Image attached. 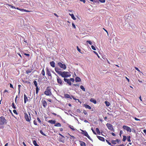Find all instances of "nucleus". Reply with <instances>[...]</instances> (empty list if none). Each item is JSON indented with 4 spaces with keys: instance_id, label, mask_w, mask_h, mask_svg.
<instances>
[{
    "instance_id": "1",
    "label": "nucleus",
    "mask_w": 146,
    "mask_h": 146,
    "mask_svg": "<svg viewBox=\"0 0 146 146\" xmlns=\"http://www.w3.org/2000/svg\"><path fill=\"white\" fill-rule=\"evenodd\" d=\"M55 71L59 74L63 78L68 77H70L71 76L70 73L68 72L64 71L62 72L61 71V69L59 67L56 66L55 68Z\"/></svg>"
},
{
    "instance_id": "2",
    "label": "nucleus",
    "mask_w": 146,
    "mask_h": 146,
    "mask_svg": "<svg viewBox=\"0 0 146 146\" xmlns=\"http://www.w3.org/2000/svg\"><path fill=\"white\" fill-rule=\"evenodd\" d=\"M6 123V120L3 117H0V128L3 127V125Z\"/></svg>"
},
{
    "instance_id": "3",
    "label": "nucleus",
    "mask_w": 146,
    "mask_h": 146,
    "mask_svg": "<svg viewBox=\"0 0 146 146\" xmlns=\"http://www.w3.org/2000/svg\"><path fill=\"white\" fill-rule=\"evenodd\" d=\"M57 63L58 66L63 70H64L66 68V66L62 62H57Z\"/></svg>"
},
{
    "instance_id": "4",
    "label": "nucleus",
    "mask_w": 146,
    "mask_h": 146,
    "mask_svg": "<svg viewBox=\"0 0 146 146\" xmlns=\"http://www.w3.org/2000/svg\"><path fill=\"white\" fill-rule=\"evenodd\" d=\"M25 118L26 120L27 121H30L31 119V115L29 113V115L27 113H25Z\"/></svg>"
},
{
    "instance_id": "5",
    "label": "nucleus",
    "mask_w": 146,
    "mask_h": 146,
    "mask_svg": "<svg viewBox=\"0 0 146 146\" xmlns=\"http://www.w3.org/2000/svg\"><path fill=\"white\" fill-rule=\"evenodd\" d=\"M9 5L11 8L13 9H17L21 11L28 12V11L26 10L23 9H19L18 7H15L13 6L12 5Z\"/></svg>"
},
{
    "instance_id": "6",
    "label": "nucleus",
    "mask_w": 146,
    "mask_h": 146,
    "mask_svg": "<svg viewBox=\"0 0 146 146\" xmlns=\"http://www.w3.org/2000/svg\"><path fill=\"white\" fill-rule=\"evenodd\" d=\"M55 74L57 76V80L58 83L60 85H62L63 84V82L56 74L55 73Z\"/></svg>"
},
{
    "instance_id": "7",
    "label": "nucleus",
    "mask_w": 146,
    "mask_h": 146,
    "mask_svg": "<svg viewBox=\"0 0 146 146\" xmlns=\"http://www.w3.org/2000/svg\"><path fill=\"white\" fill-rule=\"evenodd\" d=\"M44 94L47 96L50 95L51 94L50 90L49 88H47L44 92Z\"/></svg>"
},
{
    "instance_id": "8",
    "label": "nucleus",
    "mask_w": 146,
    "mask_h": 146,
    "mask_svg": "<svg viewBox=\"0 0 146 146\" xmlns=\"http://www.w3.org/2000/svg\"><path fill=\"white\" fill-rule=\"evenodd\" d=\"M106 125L107 127L109 129L113 131H114V130L113 128L112 125L109 123H107Z\"/></svg>"
},
{
    "instance_id": "9",
    "label": "nucleus",
    "mask_w": 146,
    "mask_h": 146,
    "mask_svg": "<svg viewBox=\"0 0 146 146\" xmlns=\"http://www.w3.org/2000/svg\"><path fill=\"white\" fill-rule=\"evenodd\" d=\"M81 131H82L83 133L86 137H87L89 139L91 140L90 137L88 135V133L86 131H84L80 129Z\"/></svg>"
},
{
    "instance_id": "10",
    "label": "nucleus",
    "mask_w": 146,
    "mask_h": 146,
    "mask_svg": "<svg viewBox=\"0 0 146 146\" xmlns=\"http://www.w3.org/2000/svg\"><path fill=\"white\" fill-rule=\"evenodd\" d=\"M123 128L126 130L127 131L131 132V128L128 126L126 125H123Z\"/></svg>"
},
{
    "instance_id": "11",
    "label": "nucleus",
    "mask_w": 146,
    "mask_h": 146,
    "mask_svg": "<svg viewBox=\"0 0 146 146\" xmlns=\"http://www.w3.org/2000/svg\"><path fill=\"white\" fill-rule=\"evenodd\" d=\"M64 80L65 82H66L69 85H71V82H70V79L64 78Z\"/></svg>"
},
{
    "instance_id": "12",
    "label": "nucleus",
    "mask_w": 146,
    "mask_h": 146,
    "mask_svg": "<svg viewBox=\"0 0 146 146\" xmlns=\"http://www.w3.org/2000/svg\"><path fill=\"white\" fill-rule=\"evenodd\" d=\"M97 137L100 141H105V139L103 137H101L99 136H97Z\"/></svg>"
},
{
    "instance_id": "13",
    "label": "nucleus",
    "mask_w": 146,
    "mask_h": 146,
    "mask_svg": "<svg viewBox=\"0 0 146 146\" xmlns=\"http://www.w3.org/2000/svg\"><path fill=\"white\" fill-rule=\"evenodd\" d=\"M42 104L44 108H45L47 105V102L45 100L42 101Z\"/></svg>"
},
{
    "instance_id": "14",
    "label": "nucleus",
    "mask_w": 146,
    "mask_h": 146,
    "mask_svg": "<svg viewBox=\"0 0 146 146\" xmlns=\"http://www.w3.org/2000/svg\"><path fill=\"white\" fill-rule=\"evenodd\" d=\"M28 100L25 94L24 95V101L25 103H26L27 101Z\"/></svg>"
},
{
    "instance_id": "15",
    "label": "nucleus",
    "mask_w": 146,
    "mask_h": 146,
    "mask_svg": "<svg viewBox=\"0 0 146 146\" xmlns=\"http://www.w3.org/2000/svg\"><path fill=\"white\" fill-rule=\"evenodd\" d=\"M48 122L52 124H55L56 123V121L53 120H49L48 121Z\"/></svg>"
},
{
    "instance_id": "16",
    "label": "nucleus",
    "mask_w": 146,
    "mask_h": 146,
    "mask_svg": "<svg viewBox=\"0 0 146 146\" xmlns=\"http://www.w3.org/2000/svg\"><path fill=\"white\" fill-rule=\"evenodd\" d=\"M64 96L65 98L72 99V98L70 95L68 94H65Z\"/></svg>"
},
{
    "instance_id": "17",
    "label": "nucleus",
    "mask_w": 146,
    "mask_h": 146,
    "mask_svg": "<svg viewBox=\"0 0 146 146\" xmlns=\"http://www.w3.org/2000/svg\"><path fill=\"white\" fill-rule=\"evenodd\" d=\"M50 64L51 66L52 67H55V63L54 62L52 61L50 62Z\"/></svg>"
},
{
    "instance_id": "18",
    "label": "nucleus",
    "mask_w": 146,
    "mask_h": 146,
    "mask_svg": "<svg viewBox=\"0 0 146 146\" xmlns=\"http://www.w3.org/2000/svg\"><path fill=\"white\" fill-rule=\"evenodd\" d=\"M84 106L86 108L88 109H91V107L88 105L84 104Z\"/></svg>"
},
{
    "instance_id": "19",
    "label": "nucleus",
    "mask_w": 146,
    "mask_h": 146,
    "mask_svg": "<svg viewBox=\"0 0 146 146\" xmlns=\"http://www.w3.org/2000/svg\"><path fill=\"white\" fill-rule=\"evenodd\" d=\"M69 15L71 16L72 18L74 20H75L76 19L74 17L73 14L69 13Z\"/></svg>"
},
{
    "instance_id": "20",
    "label": "nucleus",
    "mask_w": 146,
    "mask_h": 146,
    "mask_svg": "<svg viewBox=\"0 0 146 146\" xmlns=\"http://www.w3.org/2000/svg\"><path fill=\"white\" fill-rule=\"evenodd\" d=\"M81 81L80 79L78 77H76L75 78V81L76 82H79Z\"/></svg>"
},
{
    "instance_id": "21",
    "label": "nucleus",
    "mask_w": 146,
    "mask_h": 146,
    "mask_svg": "<svg viewBox=\"0 0 146 146\" xmlns=\"http://www.w3.org/2000/svg\"><path fill=\"white\" fill-rule=\"evenodd\" d=\"M105 104L106 106L107 107L109 106L110 105V103L107 101H105Z\"/></svg>"
},
{
    "instance_id": "22",
    "label": "nucleus",
    "mask_w": 146,
    "mask_h": 146,
    "mask_svg": "<svg viewBox=\"0 0 146 146\" xmlns=\"http://www.w3.org/2000/svg\"><path fill=\"white\" fill-rule=\"evenodd\" d=\"M90 101L94 103V104H95L96 103V100L93 98L91 99L90 100Z\"/></svg>"
},
{
    "instance_id": "23",
    "label": "nucleus",
    "mask_w": 146,
    "mask_h": 146,
    "mask_svg": "<svg viewBox=\"0 0 146 146\" xmlns=\"http://www.w3.org/2000/svg\"><path fill=\"white\" fill-rule=\"evenodd\" d=\"M96 130L97 132V133L98 134L100 135V132L98 128H97L96 129Z\"/></svg>"
},
{
    "instance_id": "24",
    "label": "nucleus",
    "mask_w": 146,
    "mask_h": 146,
    "mask_svg": "<svg viewBox=\"0 0 146 146\" xmlns=\"http://www.w3.org/2000/svg\"><path fill=\"white\" fill-rule=\"evenodd\" d=\"M47 72L48 75L49 76H51V75L50 72L48 69H47Z\"/></svg>"
},
{
    "instance_id": "25",
    "label": "nucleus",
    "mask_w": 146,
    "mask_h": 146,
    "mask_svg": "<svg viewBox=\"0 0 146 146\" xmlns=\"http://www.w3.org/2000/svg\"><path fill=\"white\" fill-rule=\"evenodd\" d=\"M33 143L35 146H39V145L37 144L35 140H34L33 141Z\"/></svg>"
},
{
    "instance_id": "26",
    "label": "nucleus",
    "mask_w": 146,
    "mask_h": 146,
    "mask_svg": "<svg viewBox=\"0 0 146 146\" xmlns=\"http://www.w3.org/2000/svg\"><path fill=\"white\" fill-rule=\"evenodd\" d=\"M56 127H61V124L59 123H56L54 125Z\"/></svg>"
},
{
    "instance_id": "27",
    "label": "nucleus",
    "mask_w": 146,
    "mask_h": 146,
    "mask_svg": "<svg viewBox=\"0 0 146 146\" xmlns=\"http://www.w3.org/2000/svg\"><path fill=\"white\" fill-rule=\"evenodd\" d=\"M80 145L81 146H86L85 143L82 141L80 142Z\"/></svg>"
},
{
    "instance_id": "28",
    "label": "nucleus",
    "mask_w": 146,
    "mask_h": 146,
    "mask_svg": "<svg viewBox=\"0 0 146 146\" xmlns=\"http://www.w3.org/2000/svg\"><path fill=\"white\" fill-rule=\"evenodd\" d=\"M80 88L84 91H85V88H84L83 86L81 85L80 86Z\"/></svg>"
},
{
    "instance_id": "29",
    "label": "nucleus",
    "mask_w": 146,
    "mask_h": 146,
    "mask_svg": "<svg viewBox=\"0 0 146 146\" xmlns=\"http://www.w3.org/2000/svg\"><path fill=\"white\" fill-rule=\"evenodd\" d=\"M39 90V88L38 86H37V87H36V94H37Z\"/></svg>"
},
{
    "instance_id": "30",
    "label": "nucleus",
    "mask_w": 146,
    "mask_h": 146,
    "mask_svg": "<svg viewBox=\"0 0 146 146\" xmlns=\"http://www.w3.org/2000/svg\"><path fill=\"white\" fill-rule=\"evenodd\" d=\"M111 143L114 144H115L117 143L116 141L115 140H112L111 141Z\"/></svg>"
},
{
    "instance_id": "31",
    "label": "nucleus",
    "mask_w": 146,
    "mask_h": 146,
    "mask_svg": "<svg viewBox=\"0 0 146 146\" xmlns=\"http://www.w3.org/2000/svg\"><path fill=\"white\" fill-rule=\"evenodd\" d=\"M69 127H70V128L73 131H74L75 129L74 128L73 126H71L70 125L69 126Z\"/></svg>"
},
{
    "instance_id": "32",
    "label": "nucleus",
    "mask_w": 146,
    "mask_h": 146,
    "mask_svg": "<svg viewBox=\"0 0 146 146\" xmlns=\"http://www.w3.org/2000/svg\"><path fill=\"white\" fill-rule=\"evenodd\" d=\"M32 71L31 70H28L26 71V73L27 74H29V73H30Z\"/></svg>"
},
{
    "instance_id": "33",
    "label": "nucleus",
    "mask_w": 146,
    "mask_h": 146,
    "mask_svg": "<svg viewBox=\"0 0 146 146\" xmlns=\"http://www.w3.org/2000/svg\"><path fill=\"white\" fill-rule=\"evenodd\" d=\"M127 140L129 142H130L131 141L130 136H128L127 137Z\"/></svg>"
},
{
    "instance_id": "34",
    "label": "nucleus",
    "mask_w": 146,
    "mask_h": 146,
    "mask_svg": "<svg viewBox=\"0 0 146 146\" xmlns=\"http://www.w3.org/2000/svg\"><path fill=\"white\" fill-rule=\"evenodd\" d=\"M126 139V136L125 135L123 136V141H125Z\"/></svg>"
},
{
    "instance_id": "35",
    "label": "nucleus",
    "mask_w": 146,
    "mask_h": 146,
    "mask_svg": "<svg viewBox=\"0 0 146 146\" xmlns=\"http://www.w3.org/2000/svg\"><path fill=\"white\" fill-rule=\"evenodd\" d=\"M41 73L43 76H44L45 75V72H44V69H42V71Z\"/></svg>"
},
{
    "instance_id": "36",
    "label": "nucleus",
    "mask_w": 146,
    "mask_h": 146,
    "mask_svg": "<svg viewBox=\"0 0 146 146\" xmlns=\"http://www.w3.org/2000/svg\"><path fill=\"white\" fill-rule=\"evenodd\" d=\"M21 87V86L20 85H18V90H19V94L20 92V87Z\"/></svg>"
},
{
    "instance_id": "37",
    "label": "nucleus",
    "mask_w": 146,
    "mask_h": 146,
    "mask_svg": "<svg viewBox=\"0 0 146 146\" xmlns=\"http://www.w3.org/2000/svg\"><path fill=\"white\" fill-rule=\"evenodd\" d=\"M33 83H34V85H35V86L36 87H37V84L35 80L34 81Z\"/></svg>"
},
{
    "instance_id": "38",
    "label": "nucleus",
    "mask_w": 146,
    "mask_h": 146,
    "mask_svg": "<svg viewBox=\"0 0 146 146\" xmlns=\"http://www.w3.org/2000/svg\"><path fill=\"white\" fill-rule=\"evenodd\" d=\"M40 133L42 135H43L44 136H46V135L43 133V132H42V130H40Z\"/></svg>"
},
{
    "instance_id": "39",
    "label": "nucleus",
    "mask_w": 146,
    "mask_h": 146,
    "mask_svg": "<svg viewBox=\"0 0 146 146\" xmlns=\"http://www.w3.org/2000/svg\"><path fill=\"white\" fill-rule=\"evenodd\" d=\"M12 107L13 109H15L16 108L14 105V103H12Z\"/></svg>"
},
{
    "instance_id": "40",
    "label": "nucleus",
    "mask_w": 146,
    "mask_h": 146,
    "mask_svg": "<svg viewBox=\"0 0 146 146\" xmlns=\"http://www.w3.org/2000/svg\"><path fill=\"white\" fill-rule=\"evenodd\" d=\"M13 113H14L15 114H16V115L18 114V113L17 112V111L16 110H13Z\"/></svg>"
},
{
    "instance_id": "41",
    "label": "nucleus",
    "mask_w": 146,
    "mask_h": 146,
    "mask_svg": "<svg viewBox=\"0 0 146 146\" xmlns=\"http://www.w3.org/2000/svg\"><path fill=\"white\" fill-rule=\"evenodd\" d=\"M99 1L102 3H104L105 2V0H99Z\"/></svg>"
},
{
    "instance_id": "42",
    "label": "nucleus",
    "mask_w": 146,
    "mask_h": 146,
    "mask_svg": "<svg viewBox=\"0 0 146 146\" xmlns=\"http://www.w3.org/2000/svg\"><path fill=\"white\" fill-rule=\"evenodd\" d=\"M91 47H92V49L93 50H96V48H95V47L94 46L92 45L91 46Z\"/></svg>"
},
{
    "instance_id": "43",
    "label": "nucleus",
    "mask_w": 146,
    "mask_h": 146,
    "mask_svg": "<svg viewBox=\"0 0 146 146\" xmlns=\"http://www.w3.org/2000/svg\"><path fill=\"white\" fill-rule=\"evenodd\" d=\"M91 129V130L93 132V133L94 134L96 135V132L94 131V129H93V128H92Z\"/></svg>"
},
{
    "instance_id": "44",
    "label": "nucleus",
    "mask_w": 146,
    "mask_h": 146,
    "mask_svg": "<svg viewBox=\"0 0 146 146\" xmlns=\"http://www.w3.org/2000/svg\"><path fill=\"white\" fill-rule=\"evenodd\" d=\"M106 142L108 143L109 145H111V143H110V142H109L108 140L106 139Z\"/></svg>"
},
{
    "instance_id": "45",
    "label": "nucleus",
    "mask_w": 146,
    "mask_h": 146,
    "mask_svg": "<svg viewBox=\"0 0 146 146\" xmlns=\"http://www.w3.org/2000/svg\"><path fill=\"white\" fill-rule=\"evenodd\" d=\"M70 82L72 81V82H73L74 81V79L73 78H71L70 79Z\"/></svg>"
},
{
    "instance_id": "46",
    "label": "nucleus",
    "mask_w": 146,
    "mask_h": 146,
    "mask_svg": "<svg viewBox=\"0 0 146 146\" xmlns=\"http://www.w3.org/2000/svg\"><path fill=\"white\" fill-rule=\"evenodd\" d=\"M88 42L89 44L90 45L92 44V42L90 41H87L86 42Z\"/></svg>"
},
{
    "instance_id": "47",
    "label": "nucleus",
    "mask_w": 146,
    "mask_h": 146,
    "mask_svg": "<svg viewBox=\"0 0 146 146\" xmlns=\"http://www.w3.org/2000/svg\"><path fill=\"white\" fill-rule=\"evenodd\" d=\"M72 25L75 29L76 28V26L73 23H72Z\"/></svg>"
},
{
    "instance_id": "48",
    "label": "nucleus",
    "mask_w": 146,
    "mask_h": 146,
    "mask_svg": "<svg viewBox=\"0 0 146 146\" xmlns=\"http://www.w3.org/2000/svg\"><path fill=\"white\" fill-rule=\"evenodd\" d=\"M134 118L135 119V120H137V121H140V119H138L136 117H135Z\"/></svg>"
},
{
    "instance_id": "49",
    "label": "nucleus",
    "mask_w": 146,
    "mask_h": 146,
    "mask_svg": "<svg viewBox=\"0 0 146 146\" xmlns=\"http://www.w3.org/2000/svg\"><path fill=\"white\" fill-rule=\"evenodd\" d=\"M37 119L39 123H40L41 122L39 118H38V117L37 118Z\"/></svg>"
},
{
    "instance_id": "50",
    "label": "nucleus",
    "mask_w": 146,
    "mask_h": 146,
    "mask_svg": "<svg viewBox=\"0 0 146 146\" xmlns=\"http://www.w3.org/2000/svg\"><path fill=\"white\" fill-rule=\"evenodd\" d=\"M116 141L117 143V142L118 143H119V142H120V140H119V139H117L116 140Z\"/></svg>"
},
{
    "instance_id": "51",
    "label": "nucleus",
    "mask_w": 146,
    "mask_h": 146,
    "mask_svg": "<svg viewBox=\"0 0 146 146\" xmlns=\"http://www.w3.org/2000/svg\"><path fill=\"white\" fill-rule=\"evenodd\" d=\"M77 50H78V51H79V52H80V49L78 48V46H77Z\"/></svg>"
},
{
    "instance_id": "52",
    "label": "nucleus",
    "mask_w": 146,
    "mask_h": 146,
    "mask_svg": "<svg viewBox=\"0 0 146 146\" xmlns=\"http://www.w3.org/2000/svg\"><path fill=\"white\" fill-rule=\"evenodd\" d=\"M135 69L136 70H137V71H138L139 72H140V70H139V69H138V68H137L136 67H135Z\"/></svg>"
},
{
    "instance_id": "53",
    "label": "nucleus",
    "mask_w": 146,
    "mask_h": 146,
    "mask_svg": "<svg viewBox=\"0 0 146 146\" xmlns=\"http://www.w3.org/2000/svg\"><path fill=\"white\" fill-rule=\"evenodd\" d=\"M34 123L35 125H37V123H36V121L35 120H34Z\"/></svg>"
},
{
    "instance_id": "54",
    "label": "nucleus",
    "mask_w": 146,
    "mask_h": 146,
    "mask_svg": "<svg viewBox=\"0 0 146 146\" xmlns=\"http://www.w3.org/2000/svg\"><path fill=\"white\" fill-rule=\"evenodd\" d=\"M122 132H123V131H120V133H120L119 135H120V136H121V135L122 133Z\"/></svg>"
},
{
    "instance_id": "55",
    "label": "nucleus",
    "mask_w": 146,
    "mask_h": 146,
    "mask_svg": "<svg viewBox=\"0 0 146 146\" xmlns=\"http://www.w3.org/2000/svg\"><path fill=\"white\" fill-rule=\"evenodd\" d=\"M80 1L83 2L84 3H85L86 2L85 0H80Z\"/></svg>"
},
{
    "instance_id": "56",
    "label": "nucleus",
    "mask_w": 146,
    "mask_h": 146,
    "mask_svg": "<svg viewBox=\"0 0 146 146\" xmlns=\"http://www.w3.org/2000/svg\"><path fill=\"white\" fill-rule=\"evenodd\" d=\"M111 134H112V135L113 136H115V135H116L114 133H111Z\"/></svg>"
},
{
    "instance_id": "57",
    "label": "nucleus",
    "mask_w": 146,
    "mask_h": 146,
    "mask_svg": "<svg viewBox=\"0 0 146 146\" xmlns=\"http://www.w3.org/2000/svg\"><path fill=\"white\" fill-rule=\"evenodd\" d=\"M24 54L27 56H29V54H28L25 53Z\"/></svg>"
},
{
    "instance_id": "58",
    "label": "nucleus",
    "mask_w": 146,
    "mask_h": 146,
    "mask_svg": "<svg viewBox=\"0 0 146 146\" xmlns=\"http://www.w3.org/2000/svg\"><path fill=\"white\" fill-rule=\"evenodd\" d=\"M103 29L104 30V31L107 33V34H108V32L104 28H103Z\"/></svg>"
},
{
    "instance_id": "59",
    "label": "nucleus",
    "mask_w": 146,
    "mask_h": 146,
    "mask_svg": "<svg viewBox=\"0 0 146 146\" xmlns=\"http://www.w3.org/2000/svg\"><path fill=\"white\" fill-rule=\"evenodd\" d=\"M10 87L11 88H13V85L11 84H10Z\"/></svg>"
},
{
    "instance_id": "60",
    "label": "nucleus",
    "mask_w": 146,
    "mask_h": 146,
    "mask_svg": "<svg viewBox=\"0 0 146 146\" xmlns=\"http://www.w3.org/2000/svg\"><path fill=\"white\" fill-rule=\"evenodd\" d=\"M143 132L145 134H146V130L144 129L143 130Z\"/></svg>"
},
{
    "instance_id": "61",
    "label": "nucleus",
    "mask_w": 146,
    "mask_h": 146,
    "mask_svg": "<svg viewBox=\"0 0 146 146\" xmlns=\"http://www.w3.org/2000/svg\"><path fill=\"white\" fill-rule=\"evenodd\" d=\"M23 145H24V146H27L26 145L25 143L24 142H23Z\"/></svg>"
},
{
    "instance_id": "62",
    "label": "nucleus",
    "mask_w": 146,
    "mask_h": 146,
    "mask_svg": "<svg viewBox=\"0 0 146 146\" xmlns=\"http://www.w3.org/2000/svg\"><path fill=\"white\" fill-rule=\"evenodd\" d=\"M139 99L141 101H142V100L141 99V96H140L139 97Z\"/></svg>"
},
{
    "instance_id": "63",
    "label": "nucleus",
    "mask_w": 146,
    "mask_h": 146,
    "mask_svg": "<svg viewBox=\"0 0 146 146\" xmlns=\"http://www.w3.org/2000/svg\"><path fill=\"white\" fill-rule=\"evenodd\" d=\"M76 102H80L79 100V99H76Z\"/></svg>"
},
{
    "instance_id": "64",
    "label": "nucleus",
    "mask_w": 146,
    "mask_h": 146,
    "mask_svg": "<svg viewBox=\"0 0 146 146\" xmlns=\"http://www.w3.org/2000/svg\"><path fill=\"white\" fill-rule=\"evenodd\" d=\"M71 96L72 97V98H73L76 101V99L73 96Z\"/></svg>"
}]
</instances>
